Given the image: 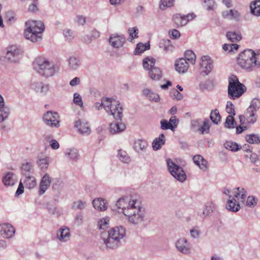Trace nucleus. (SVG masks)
I'll return each instance as SVG.
<instances>
[{
  "instance_id": "nucleus-17",
  "label": "nucleus",
  "mask_w": 260,
  "mask_h": 260,
  "mask_svg": "<svg viewBox=\"0 0 260 260\" xmlns=\"http://www.w3.org/2000/svg\"><path fill=\"white\" fill-rule=\"evenodd\" d=\"M51 184V179L48 174H46L42 178L40 183L39 194L42 196L49 187Z\"/></svg>"
},
{
  "instance_id": "nucleus-1",
  "label": "nucleus",
  "mask_w": 260,
  "mask_h": 260,
  "mask_svg": "<svg viewBox=\"0 0 260 260\" xmlns=\"http://www.w3.org/2000/svg\"><path fill=\"white\" fill-rule=\"evenodd\" d=\"M117 208L127 218L129 223L140 225L146 220V212L139 201L129 197L120 198L116 204Z\"/></svg>"
},
{
  "instance_id": "nucleus-41",
  "label": "nucleus",
  "mask_w": 260,
  "mask_h": 260,
  "mask_svg": "<svg viewBox=\"0 0 260 260\" xmlns=\"http://www.w3.org/2000/svg\"><path fill=\"white\" fill-rule=\"evenodd\" d=\"M226 37L232 42H237L242 38L241 35L235 31L228 32L226 33Z\"/></svg>"
},
{
  "instance_id": "nucleus-15",
  "label": "nucleus",
  "mask_w": 260,
  "mask_h": 260,
  "mask_svg": "<svg viewBox=\"0 0 260 260\" xmlns=\"http://www.w3.org/2000/svg\"><path fill=\"white\" fill-rule=\"evenodd\" d=\"M148 144L146 140L143 139L136 140L134 144L133 148L139 154H143L147 151Z\"/></svg>"
},
{
  "instance_id": "nucleus-29",
  "label": "nucleus",
  "mask_w": 260,
  "mask_h": 260,
  "mask_svg": "<svg viewBox=\"0 0 260 260\" xmlns=\"http://www.w3.org/2000/svg\"><path fill=\"white\" fill-rule=\"evenodd\" d=\"M36 164L41 170H46L49 166V158L47 156L38 155Z\"/></svg>"
},
{
  "instance_id": "nucleus-12",
  "label": "nucleus",
  "mask_w": 260,
  "mask_h": 260,
  "mask_svg": "<svg viewBox=\"0 0 260 260\" xmlns=\"http://www.w3.org/2000/svg\"><path fill=\"white\" fill-rule=\"evenodd\" d=\"M109 42L113 48H119L122 47L125 42V38L123 35L112 34L109 39Z\"/></svg>"
},
{
  "instance_id": "nucleus-10",
  "label": "nucleus",
  "mask_w": 260,
  "mask_h": 260,
  "mask_svg": "<svg viewBox=\"0 0 260 260\" xmlns=\"http://www.w3.org/2000/svg\"><path fill=\"white\" fill-rule=\"evenodd\" d=\"M200 70L201 74L204 76L207 75L212 71L213 65V61L210 57L205 55L201 57V62L200 63Z\"/></svg>"
},
{
  "instance_id": "nucleus-37",
  "label": "nucleus",
  "mask_w": 260,
  "mask_h": 260,
  "mask_svg": "<svg viewBox=\"0 0 260 260\" xmlns=\"http://www.w3.org/2000/svg\"><path fill=\"white\" fill-rule=\"evenodd\" d=\"M155 60L152 57H146L143 59V66L144 69L151 70L152 68L155 67Z\"/></svg>"
},
{
  "instance_id": "nucleus-31",
  "label": "nucleus",
  "mask_w": 260,
  "mask_h": 260,
  "mask_svg": "<svg viewBox=\"0 0 260 260\" xmlns=\"http://www.w3.org/2000/svg\"><path fill=\"white\" fill-rule=\"evenodd\" d=\"M166 139L164 134H161L158 138H156L152 143L154 150H158L161 148L165 143Z\"/></svg>"
},
{
  "instance_id": "nucleus-24",
  "label": "nucleus",
  "mask_w": 260,
  "mask_h": 260,
  "mask_svg": "<svg viewBox=\"0 0 260 260\" xmlns=\"http://www.w3.org/2000/svg\"><path fill=\"white\" fill-rule=\"evenodd\" d=\"M3 182L6 186H13L17 182V177L12 172H7L3 179Z\"/></svg>"
},
{
  "instance_id": "nucleus-61",
  "label": "nucleus",
  "mask_w": 260,
  "mask_h": 260,
  "mask_svg": "<svg viewBox=\"0 0 260 260\" xmlns=\"http://www.w3.org/2000/svg\"><path fill=\"white\" fill-rule=\"evenodd\" d=\"M191 237L193 239L198 238L200 235V231L198 227H194L190 230Z\"/></svg>"
},
{
  "instance_id": "nucleus-4",
  "label": "nucleus",
  "mask_w": 260,
  "mask_h": 260,
  "mask_svg": "<svg viewBox=\"0 0 260 260\" xmlns=\"http://www.w3.org/2000/svg\"><path fill=\"white\" fill-rule=\"evenodd\" d=\"M33 66L34 70L42 77L49 78L55 74L54 64L44 56L37 57L33 62Z\"/></svg>"
},
{
  "instance_id": "nucleus-64",
  "label": "nucleus",
  "mask_w": 260,
  "mask_h": 260,
  "mask_svg": "<svg viewBox=\"0 0 260 260\" xmlns=\"http://www.w3.org/2000/svg\"><path fill=\"white\" fill-rule=\"evenodd\" d=\"M62 187V182L59 179H56L55 182H54L52 184V188L53 189L58 190Z\"/></svg>"
},
{
  "instance_id": "nucleus-22",
  "label": "nucleus",
  "mask_w": 260,
  "mask_h": 260,
  "mask_svg": "<svg viewBox=\"0 0 260 260\" xmlns=\"http://www.w3.org/2000/svg\"><path fill=\"white\" fill-rule=\"evenodd\" d=\"M92 204L95 209L100 211H105L108 207L106 200L100 198L94 199Z\"/></svg>"
},
{
  "instance_id": "nucleus-8",
  "label": "nucleus",
  "mask_w": 260,
  "mask_h": 260,
  "mask_svg": "<svg viewBox=\"0 0 260 260\" xmlns=\"http://www.w3.org/2000/svg\"><path fill=\"white\" fill-rule=\"evenodd\" d=\"M166 162L168 170L176 179L181 182L186 180V174L181 167L174 163L170 158H167Z\"/></svg>"
},
{
  "instance_id": "nucleus-36",
  "label": "nucleus",
  "mask_w": 260,
  "mask_h": 260,
  "mask_svg": "<svg viewBox=\"0 0 260 260\" xmlns=\"http://www.w3.org/2000/svg\"><path fill=\"white\" fill-rule=\"evenodd\" d=\"M173 21L177 27H182L187 24V20L184 18L183 15L179 14L173 16Z\"/></svg>"
},
{
  "instance_id": "nucleus-48",
  "label": "nucleus",
  "mask_w": 260,
  "mask_h": 260,
  "mask_svg": "<svg viewBox=\"0 0 260 260\" xmlns=\"http://www.w3.org/2000/svg\"><path fill=\"white\" fill-rule=\"evenodd\" d=\"M248 108L249 109V110L251 109L256 112L258 111L260 109V99L257 98L253 99Z\"/></svg>"
},
{
  "instance_id": "nucleus-47",
  "label": "nucleus",
  "mask_w": 260,
  "mask_h": 260,
  "mask_svg": "<svg viewBox=\"0 0 260 260\" xmlns=\"http://www.w3.org/2000/svg\"><path fill=\"white\" fill-rule=\"evenodd\" d=\"M86 202L82 200H78L73 202L72 205V208L74 210H83L86 208Z\"/></svg>"
},
{
  "instance_id": "nucleus-60",
  "label": "nucleus",
  "mask_w": 260,
  "mask_h": 260,
  "mask_svg": "<svg viewBox=\"0 0 260 260\" xmlns=\"http://www.w3.org/2000/svg\"><path fill=\"white\" fill-rule=\"evenodd\" d=\"M129 36H131V40L134 38H138V29L136 27L130 28L128 29Z\"/></svg>"
},
{
  "instance_id": "nucleus-52",
  "label": "nucleus",
  "mask_w": 260,
  "mask_h": 260,
  "mask_svg": "<svg viewBox=\"0 0 260 260\" xmlns=\"http://www.w3.org/2000/svg\"><path fill=\"white\" fill-rule=\"evenodd\" d=\"M257 202L258 200L255 197L250 196L247 198L246 206L250 208L254 207L256 205Z\"/></svg>"
},
{
  "instance_id": "nucleus-56",
  "label": "nucleus",
  "mask_w": 260,
  "mask_h": 260,
  "mask_svg": "<svg viewBox=\"0 0 260 260\" xmlns=\"http://www.w3.org/2000/svg\"><path fill=\"white\" fill-rule=\"evenodd\" d=\"M231 13L230 20H235L236 21H239L241 19V14L237 10H230Z\"/></svg>"
},
{
  "instance_id": "nucleus-28",
  "label": "nucleus",
  "mask_w": 260,
  "mask_h": 260,
  "mask_svg": "<svg viewBox=\"0 0 260 260\" xmlns=\"http://www.w3.org/2000/svg\"><path fill=\"white\" fill-rule=\"evenodd\" d=\"M9 109L5 106L4 98L0 94V118L1 120L4 121L9 115Z\"/></svg>"
},
{
  "instance_id": "nucleus-39",
  "label": "nucleus",
  "mask_w": 260,
  "mask_h": 260,
  "mask_svg": "<svg viewBox=\"0 0 260 260\" xmlns=\"http://www.w3.org/2000/svg\"><path fill=\"white\" fill-rule=\"evenodd\" d=\"M24 183L25 187L28 189H32L34 188L36 185V179L33 176H27L26 177Z\"/></svg>"
},
{
  "instance_id": "nucleus-16",
  "label": "nucleus",
  "mask_w": 260,
  "mask_h": 260,
  "mask_svg": "<svg viewBox=\"0 0 260 260\" xmlns=\"http://www.w3.org/2000/svg\"><path fill=\"white\" fill-rule=\"evenodd\" d=\"M176 247L178 250L185 254H188L190 253V248L189 243L185 238H180L176 243Z\"/></svg>"
},
{
  "instance_id": "nucleus-38",
  "label": "nucleus",
  "mask_w": 260,
  "mask_h": 260,
  "mask_svg": "<svg viewBox=\"0 0 260 260\" xmlns=\"http://www.w3.org/2000/svg\"><path fill=\"white\" fill-rule=\"evenodd\" d=\"M251 13L256 16H260V0H256L250 5Z\"/></svg>"
},
{
  "instance_id": "nucleus-45",
  "label": "nucleus",
  "mask_w": 260,
  "mask_h": 260,
  "mask_svg": "<svg viewBox=\"0 0 260 260\" xmlns=\"http://www.w3.org/2000/svg\"><path fill=\"white\" fill-rule=\"evenodd\" d=\"M224 146L226 149L232 151H237L240 149V147L238 144L232 141H226L224 144Z\"/></svg>"
},
{
  "instance_id": "nucleus-9",
  "label": "nucleus",
  "mask_w": 260,
  "mask_h": 260,
  "mask_svg": "<svg viewBox=\"0 0 260 260\" xmlns=\"http://www.w3.org/2000/svg\"><path fill=\"white\" fill-rule=\"evenodd\" d=\"M22 50L16 45H12L7 48L6 58L13 63H18L22 57Z\"/></svg>"
},
{
  "instance_id": "nucleus-50",
  "label": "nucleus",
  "mask_w": 260,
  "mask_h": 260,
  "mask_svg": "<svg viewBox=\"0 0 260 260\" xmlns=\"http://www.w3.org/2000/svg\"><path fill=\"white\" fill-rule=\"evenodd\" d=\"M150 48V45H147V44H144L143 43H138L135 49V54H140L143 52L144 51L149 49Z\"/></svg>"
},
{
  "instance_id": "nucleus-5",
  "label": "nucleus",
  "mask_w": 260,
  "mask_h": 260,
  "mask_svg": "<svg viewBox=\"0 0 260 260\" xmlns=\"http://www.w3.org/2000/svg\"><path fill=\"white\" fill-rule=\"evenodd\" d=\"M125 235V230L122 226H116L111 229L108 232L107 238L104 237V234L102 235V237L104 243L108 248L114 249L120 245V240Z\"/></svg>"
},
{
  "instance_id": "nucleus-2",
  "label": "nucleus",
  "mask_w": 260,
  "mask_h": 260,
  "mask_svg": "<svg viewBox=\"0 0 260 260\" xmlns=\"http://www.w3.org/2000/svg\"><path fill=\"white\" fill-rule=\"evenodd\" d=\"M94 106L98 110L103 108L108 114L113 116L116 120L122 119L123 108L119 101L109 98H102L101 102L95 103Z\"/></svg>"
},
{
  "instance_id": "nucleus-25",
  "label": "nucleus",
  "mask_w": 260,
  "mask_h": 260,
  "mask_svg": "<svg viewBox=\"0 0 260 260\" xmlns=\"http://www.w3.org/2000/svg\"><path fill=\"white\" fill-rule=\"evenodd\" d=\"M159 47L166 53L172 52L174 49L170 40L168 39L161 40L159 43Z\"/></svg>"
},
{
  "instance_id": "nucleus-46",
  "label": "nucleus",
  "mask_w": 260,
  "mask_h": 260,
  "mask_svg": "<svg viewBox=\"0 0 260 260\" xmlns=\"http://www.w3.org/2000/svg\"><path fill=\"white\" fill-rule=\"evenodd\" d=\"M245 139L246 141L250 144H257L260 143V137L255 134L246 135Z\"/></svg>"
},
{
  "instance_id": "nucleus-44",
  "label": "nucleus",
  "mask_w": 260,
  "mask_h": 260,
  "mask_svg": "<svg viewBox=\"0 0 260 260\" xmlns=\"http://www.w3.org/2000/svg\"><path fill=\"white\" fill-rule=\"evenodd\" d=\"M185 58L187 61H188L191 64H193L196 62V56L194 52L191 50H187L185 52Z\"/></svg>"
},
{
  "instance_id": "nucleus-59",
  "label": "nucleus",
  "mask_w": 260,
  "mask_h": 260,
  "mask_svg": "<svg viewBox=\"0 0 260 260\" xmlns=\"http://www.w3.org/2000/svg\"><path fill=\"white\" fill-rule=\"evenodd\" d=\"M204 7L206 8L207 10L210 11L213 9L215 2L214 0H204Z\"/></svg>"
},
{
  "instance_id": "nucleus-27",
  "label": "nucleus",
  "mask_w": 260,
  "mask_h": 260,
  "mask_svg": "<svg viewBox=\"0 0 260 260\" xmlns=\"http://www.w3.org/2000/svg\"><path fill=\"white\" fill-rule=\"evenodd\" d=\"M226 207L227 209L232 212H237L240 208L239 204L236 201L235 198L232 196H229Z\"/></svg>"
},
{
  "instance_id": "nucleus-30",
  "label": "nucleus",
  "mask_w": 260,
  "mask_h": 260,
  "mask_svg": "<svg viewBox=\"0 0 260 260\" xmlns=\"http://www.w3.org/2000/svg\"><path fill=\"white\" fill-rule=\"evenodd\" d=\"M125 128L124 124L121 122H114L110 124V132L112 134L120 133L124 131Z\"/></svg>"
},
{
  "instance_id": "nucleus-13",
  "label": "nucleus",
  "mask_w": 260,
  "mask_h": 260,
  "mask_svg": "<svg viewBox=\"0 0 260 260\" xmlns=\"http://www.w3.org/2000/svg\"><path fill=\"white\" fill-rule=\"evenodd\" d=\"M30 88L41 95L45 96L49 91V85L42 82H35L30 84Z\"/></svg>"
},
{
  "instance_id": "nucleus-19",
  "label": "nucleus",
  "mask_w": 260,
  "mask_h": 260,
  "mask_svg": "<svg viewBox=\"0 0 260 260\" xmlns=\"http://www.w3.org/2000/svg\"><path fill=\"white\" fill-rule=\"evenodd\" d=\"M75 127L77 128L81 134L83 135H89L91 131L88 123L84 120L79 119L75 123Z\"/></svg>"
},
{
  "instance_id": "nucleus-63",
  "label": "nucleus",
  "mask_w": 260,
  "mask_h": 260,
  "mask_svg": "<svg viewBox=\"0 0 260 260\" xmlns=\"http://www.w3.org/2000/svg\"><path fill=\"white\" fill-rule=\"evenodd\" d=\"M255 67H260V51L256 52H254V59Z\"/></svg>"
},
{
  "instance_id": "nucleus-20",
  "label": "nucleus",
  "mask_w": 260,
  "mask_h": 260,
  "mask_svg": "<svg viewBox=\"0 0 260 260\" xmlns=\"http://www.w3.org/2000/svg\"><path fill=\"white\" fill-rule=\"evenodd\" d=\"M176 70L179 73L186 72L188 68V62L186 59L181 58L177 60L175 64Z\"/></svg>"
},
{
  "instance_id": "nucleus-55",
  "label": "nucleus",
  "mask_w": 260,
  "mask_h": 260,
  "mask_svg": "<svg viewBox=\"0 0 260 260\" xmlns=\"http://www.w3.org/2000/svg\"><path fill=\"white\" fill-rule=\"evenodd\" d=\"M160 127L162 129H171L173 131L174 126L166 119H162L160 121Z\"/></svg>"
},
{
  "instance_id": "nucleus-35",
  "label": "nucleus",
  "mask_w": 260,
  "mask_h": 260,
  "mask_svg": "<svg viewBox=\"0 0 260 260\" xmlns=\"http://www.w3.org/2000/svg\"><path fill=\"white\" fill-rule=\"evenodd\" d=\"M149 76L153 80H159L162 77V72L159 68L155 67L149 71Z\"/></svg>"
},
{
  "instance_id": "nucleus-53",
  "label": "nucleus",
  "mask_w": 260,
  "mask_h": 260,
  "mask_svg": "<svg viewBox=\"0 0 260 260\" xmlns=\"http://www.w3.org/2000/svg\"><path fill=\"white\" fill-rule=\"evenodd\" d=\"M209 121L207 119H205L203 121V125L200 126V132L202 134H203L204 133H209Z\"/></svg>"
},
{
  "instance_id": "nucleus-11",
  "label": "nucleus",
  "mask_w": 260,
  "mask_h": 260,
  "mask_svg": "<svg viewBox=\"0 0 260 260\" xmlns=\"http://www.w3.org/2000/svg\"><path fill=\"white\" fill-rule=\"evenodd\" d=\"M59 118L57 112L51 111H47L44 114L43 120L45 123L51 127H57L59 125Z\"/></svg>"
},
{
  "instance_id": "nucleus-58",
  "label": "nucleus",
  "mask_w": 260,
  "mask_h": 260,
  "mask_svg": "<svg viewBox=\"0 0 260 260\" xmlns=\"http://www.w3.org/2000/svg\"><path fill=\"white\" fill-rule=\"evenodd\" d=\"M226 112L230 114V115H235V107L231 101H228L226 106Z\"/></svg>"
},
{
  "instance_id": "nucleus-33",
  "label": "nucleus",
  "mask_w": 260,
  "mask_h": 260,
  "mask_svg": "<svg viewBox=\"0 0 260 260\" xmlns=\"http://www.w3.org/2000/svg\"><path fill=\"white\" fill-rule=\"evenodd\" d=\"M246 120L248 123L253 124L254 123L257 119V115L256 113V111L252 110H249L247 108L245 113Z\"/></svg>"
},
{
  "instance_id": "nucleus-57",
  "label": "nucleus",
  "mask_w": 260,
  "mask_h": 260,
  "mask_svg": "<svg viewBox=\"0 0 260 260\" xmlns=\"http://www.w3.org/2000/svg\"><path fill=\"white\" fill-rule=\"evenodd\" d=\"M73 102L75 104L81 107L83 106V103L81 96L77 92H76L74 94Z\"/></svg>"
},
{
  "instance_id": "nucleus-23",
  "label": "nucleus",
  "mask_w": 260,
  "mask_h": 260,
  "mask_svg": "<svg viewBox=\"0 0 260 260\" xmlns=\"http://www.w3.org/2000/svg\"><path fill=\"white\" fill-rule=\"evenodd\" d=\"M68 67L70 70L76 71L81 65L79 57L72 55L68 59Z\"/></svg>"
},
{
  "instance_id": "nucleus-21",
  "label": "nucleus",
  "mask_w": 260,
  "mask_h": 260,
  "mask_svg": "<svg viewBox=\"0 0 260 260\" xmlns=\"http://www.w3.org/2000/svg\"><path fill=\"white\" fill-rule=\"evenodd\" d=\"M70 233L69 229L63 227L59 229L56 234V238L61 242H66L69 240Z\"/></svg>"
},
{
  "instance_id": "nucleus-40",
  "label": "nucleus",
  "mask_w": 260,
  "mask_h": 260,
  "mask_svg": "<svg viewBox=\"0 0 260 260\" xmlns=\"http://www.w3.org/2000/svg\"><path fill=\"white\" fill-rule=\"evenodd\" d=\"M210 118L215 124H218L221 120V116L217 109L212 110L210 113Z\"/></svg>"
},
{
  "instance_id": "nucleus-7",
  "label": "nucleus",
  "mask_w": 260,
  "mask_h": 260,
  "mask_svg": "<svg viewBox=\"0 0 260 260\" xmlns=\"http://www.w3.org/2000/svg\"><path fill=\"white\" fill-rule=\"evenodd\" d=\"M254 52L251 49L242 51L237 58V63L243 69L252 70L255 67Z\"/></svg>"
},
{
  "instance_id": "nucleus-49",
  "label": "nucleus",
  "mask_w": 260,
  "mask_h": 260,
  "mask_svg": "<svg viewBox=\"0 0 260 260\" xmlns=\"http://www.w3.org/2000/svg\"><path fill=\"white\" fill-rule=\"evenodd\" d=\"M234 115H229L227 116L225 122L224 123V126L228 128L235 127L236 122L233 117Z\"/></svg>"
},
{
  "instance_id": "nucleus-54",
  "label": "nucleus",
  "mask_w": 260,
  "mask_h": 260,
  "mask_svg": "<svg viewBox=\"0 0 260 260\" xmlns=\"http://www.w3.org/2000/svg\"><path fill=\"white\" fill-rule=\"evenodd\" d=\"M201 120L200 119H193L191 121L190 128L193 131H199Z\"/></svg>"
},
{
  "instance_id": "nucleus-42",
  "label": "nucleus",
  "mask_w": 260,
  "mask_h": 260,
  "mask_svg": "<svg viewBox=\"0 0 260 260\" xmlns=\"http://www.w3.org/2000/svg\"><path fill=\"white\" fill-rule=\"evenodd\" d=\"M117 157L121 161L124 163L128 164L131 161L130 157L125 151L119 150Z\"/></svg>"
},
{
  "instance_id": "nucleus-34",
  "label": "nucleus",
  "mask_w": 260,
  "mask_h": 260,
  "mask_svg": "<svg viewBox=\"0 0 260 260\" xmlns=\"http://www.w3.org/2000/svg\"><path fill=\"white\" fill-rule=\"evenodd\" d=\"M142 94L143 95L146 96L149 100L154 101L157 102L159 101V95L153 92L149 88H145L142 91Z\"/></svg>"
},
{
  "instance_id": "nucleus-51",
  "label": "nucleus",
  "mask_w": 260,
  "mask_h": 260,
  "mask_svg": "<svg viewBox=\"0 0 260 260\" xmlns=\"http://www.w3.org/2000/svg\"><path fill=\"white\" fill-rule=\"evenodd\" d=\"M175 0H160L159 8L165 10L166 8H170L174 6Z\"/></svg>"
},
{
  "instance_id": "nucleus-3",
  "label": "nucleus",
  "mask_w": 260,
  "mask_h": 260,
  "mask_svg": "<svg viewBox=\"0 0 260 260\" xmlns=\"http://www.w3.org/2000/svg\"><path fill=\"white\" fill-rule=\"evenodd\" d=\"M26 28L24 30L25 38L31 42L35 43L42 40V34L44 31L45 26L41 21L29 20L25 22Z\"/></svg>"
},
{
  "instance_id": "nucleus-43",
  "label": "nucleus",
  "mask_w": 260,
  "mask_h": 260,
  "mask_svg": "<svg viewBox=\"0 0 260 260\" xmlns=\"http://www.w3.org/2000/svg\"><path fill=\"white\" fill-rule=\"evenodd\" d=\"M109 219L108 217H105L100 219L98 222V226L100 230H106L109 225Z\"/></svg>"
},
{
  "instance_id": "nucleus-18",
  "label": "nucleus",
  "mask_w": 260,
  "mask_h": 260,
  "mask_svg": "<svg viewBox=\"0 0 260 260\" xmlns=\"http://www.w3.org/2000/svg\"><path fill=\"white\" fill-rule=\"evenodd\" d=\"M65 157L70 161L76 162L80 159L78 150L74 148H68L64 152Z\"/></svg>"
},
{
  "instance_id": "nucleus-32",
  "label": "nucleus",
  "mask_w": 260,
  "mask_h": 260,
  "mask_svg": "<svg viewBox=\"0 0 260 260\" xmlns=\"http://www.w3.org/2000/svg\"><path fill=\"white\" fill-rule=\"evenodd\" d=\"M233 193L234 197L240 199V201L243 203L247 196L246 191L242 187H237L233 189Z\"/></svg>"
},
{
  "instance_id": "nucleus-14",
  "label": "nucleus",
  "mask_w": 260,
  "mask_h": 260,
  "mask_svg": "<svg viewBox=\"0 0 260 260\" xmlns=\"http://www.w3.org/2000/svg\"><path fill=\"white\" fill-rule=\"evenodd\" d=\"M0 233L4 238H10L14 235L15 230L11 224L7 223H3L0 224Z\"/></svg>"
},
{
  "instance_id": "nucleus-26",
  "label": "nucleus",
  "mask_w": 260,
  "mask_h": 260,
  "mask_svg": "<svg viewBox=\"0 0 260 260\" xmlns=\"http://www.w3.org/2000/svg\"><path fill=\"white\" fill-rule=\"evenodd\" d=\"M194 162L203 171H206L207 169L208 162L201 155H194L193 157Z\"/></svg>"
},
{
  "instance_id": "nucleus-62",
  "label": "nucleus",
  "mask_w": 260,
  "mask_h": 260,
  "mask_svg": "<svg viewBox=\"0 0 260 260\" xmlns=\"http://www.w3.org/2000/svg\"><path fill=\"white\" fill-rule=\"evenodd\" d=\"M32 169V165L30 162H26L22 164L21 166V170L24 172H28Z\"/></svg>"
},
{
  "instance_id": "nucleus-6",
  "label": "nucleus",
  "mask_w": 260,
  "mask_h": 260,
  "mask_svg": "<svg viewBox=\"0 0 260 260\" xmlns=\"http://www.w3.org/2000/svg\"><path fill=\"white\" fill-rule=\"evenodd\" d=\"M246 90V87L239 81L238 78L232 75L229 80L228 96L230 99L235 100L240 98Z\"/></svg>"
}]
</instances>
